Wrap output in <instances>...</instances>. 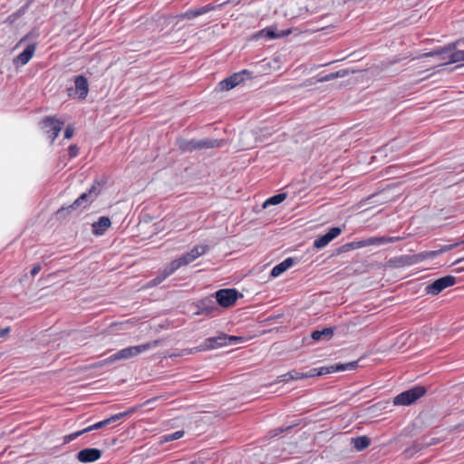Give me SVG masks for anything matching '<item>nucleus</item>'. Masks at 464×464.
Returning <instances> with one entry per match:
<instances>
[{
	"label": "nucleus",
	"mask_w": 464,
	"mask_h": 464,
	"mask_svg": "<svg viewBox=\"0 0 464 464\" xmlns=\"http://www.w3.org/2000/svg\"><path fill=\"white\" fill-rule=\"evenodd\" d=\"M100 193V188L96 185H92L91 188L82 193L74 201L72 204L67 206V207H62L59 208L56 212V215L58 218H63L66 214L71 213L72 210L78 209L79 208H86L98 196Z\"/></svg>",
	"instance_id": "1"
},
{
	"label": "nucleus",
	"mask_w": 464,
	"mask_h": 464,
	"mask_svg": "<svg viewBox=\"0 0 464 464\" xmlns=\"http://www.w3.org/2000/svg\"><path fill=\"white\" fill-rule=\"evenodd\" d=\"M157 345L158 341L152 343H146L140 345L129 346L110 355L108 358L104 360V362L107 363H112L119 360L130 359L144 352L149 351L151 348L156 347Z\"/></svg>",
	"instance_id": "2"
},
{
	"label": "nucleus",
	"mask_w": 464,
	"mask_h": 464,
	"mask_svg": "<svg viewBox=\"0 0 464 464\" xmlns=\"http://www.w3.org/2000/svg\"><path fill=\"white\" fill-rule=\"evenodd\" d=\"M208 250L209 246L208 245H196L188 252L183 254L179 258L172 260L169 265L176 272L181 266H187L199 256L205 255Z\"/></svg>",
	"instance_id": "3"
},
{
	"label": "nucleus",
	"mask_w": 464,
	"mask_h": 464,
	"mask_svg": "<svg viewBox=\"0 0 464 464\" xmlns=\"http://www.w3.org/2000/svg\"><path fill=\"white\" fill-rule=\"evenodd\" d=\"M178 144L183 152H192L194 150L219 147L221 140L215 139H203L199 140L180 139L178 140Z\"/></svg>",
	"instance_id": "4"
},
{
	"label": "nucleus",
	"mask_w": 464,
	"mask_h": 464,
	"mask_svg": "<svg viewBox=\"0 0 464 464\" xmlns=\"http://www.w3.org/2000/svg\"><path fill=\"white\" fill-rule=\"evenodd\" d=\"M426 388L421 385H416L407 391L399 393L393 398L395 406H409L415 402L418 399L425 395Z\"/></svg>",
	"instance_id": "5"
},
{
	"label": "nucleus",
	"mask_w": 464,
	"mask_h": 464,
	"mask_svg": "<svg viewBox=\"0 0 464 464\" xmlns=\"http://www.w3.org/2000/svg\"><path fill=\"white\" fill-rule=\"evenodd\" d=\"M456 284V278L453 276H445L438 278L425 286V293L430 295H437L444 289Z\"/></svg>",
	"instance_id": "6"
},
{
	"label": "nucleus",
	"mask_w": 464,
	"mask_h": 464,
	"mask_svg": "<svg viewBox=\"0 0 464 464\" xmlns=\"http://www.w3.org/2000/svg\"><path fill=\"white\" fill-rule=\"evenodd\" d=\"M462 243H464V239L462 241H460V242H456L454 244L444 245V246H440L437 250L420 252L418 254H415V255L411 256V262L412 263H419V262H421V261H423L425 259L434 258V257L440 256V254H443L445 252H448V251H450V250L454 249L455 247L459 246Z\"/></svg>",
	"instance_id": "7"
},
{
	"label": "nucleus",
	"mask_w": 464,
	"mask_h": 464,
	"mask_svg": "<svg viewBox=\"0 0 464 464\" xmlns=\"http://www.w3.org/2000/svg\"><path fill=\"white\" fill-rule=\"evenodd\" d=\"M237 290L234 288L220 289L215 293L216 303L222 307H230L239 297Z\"/></svg>",
	"instance_id": "8"
},
{
	"label": "nucleus",
	"mask_w": 464,
	"mask_h": 464,
	"mask_svg": "<svg viewBox=\"0 0 464 464\" xmlns=\"http://www.w3.org/2000/svg\"><path fill=\"white\" fill-rule=\"evenodd\" d=\"M39 124L51 141H53L61 131L63 122L54 117H46Z\"/></svg>",
	"instance_id": "9"
},
{
	"label": "nucleus",
	"mask_w": 464,
	"mask_h": 464,
	"mask_svg": "<svg viewBox=\"0 0 464 464\" xmlns=\"http://www.w3.org/2000/svg\"><path fill=\"white\" fill-rule=\"evenodd\" d=\"M89 92V82L87 78L82 75H77L74 77V90L68 89V95L70 97L76 96L80 100H84Z\"/></svg>",
	"instance_id": "10"
},
{
	"label": "nucleus",
	"mask_w": 464,
	"mask_h": 464,
	"mask_svg": "<svg viewBox=\"0 0 464 464\" xmlns=\"http://www.w3.org/2000/svg\"><path fill=\"white\" fill-rule=\"evenodd\" d=\"M244 74H249V72L247 70H242L241 72H235L221 81L219 82L221 90L229 91L240 84L245 80Z\"/></svg>",
	"instance_id": "11"
},
{
	"label": "nucleus",
	"mask_w": 464,
	"mask_h": 464,
	"mask_svg": "<svg viewBox=\"0 0 464 464\" xmlns=\"http://www.w3.org/2000/svg\"><path fill=\"white\" fill-rule=\"evenodd\" d=\"M342 233V229L338 227H331L324 235L318 237L314 241V246L323 248L326 246L332 240L336 238Z\"/></svg>",
	"instance_id": "12"
},
{
	"label": "nucleus",
	"mask_w": 464,
	"mask_h": 464,
	"mask_svg": "<svg viewBox=\"0 0 464 464\" xmlns=\"http://www.w3.org/2000/svg\"><path fill=\"white\" fill-rule=\"evenodd\" d=\"M102 457V450L96 448H86L77 453V459L82 463H91Z\"/></svg>",
	"instance_id": "13"
},
{
	"label": "nucleus",
	"mask_w": 464,
	"mask_h": 464,
	"mask_svg": "<svg viewBox=\"0 0 464 464\" xmlns=\"http://www.w3.org/2000/svg\"><path fill=\"white\" fill-rule=\"evenodd\" d=\"M225 338H226V334H220L217 336L208 337L204 340L202 344H200L198 350L199 351H207V350H213V349L226 346Z\"/></svg>",
	"instance_id": "14"
},
{
	"label": "nucleus",
	"mask_w": 464,
	"mask_h": 464,
	"mask_svg": "<svg viewBox=\"0 0 464 464\" xmlns=\"http://www.w3.org/2000/svg\"><path fill=\"white\" fill-rule=\"evenodd\" d=\"M198 314L207 316H215L219 313V308L213 297L203 299L198 305Z\"/></svg>",
	"instance_id": "15"
},
{
	"label": "nucleus",
	"mask_w": 464,
	"mask_h": 464,
	"mask_svg": "<svg viewBox=\"0 0 464 464\" xmlns=\"http://www.w3.org/2000/svg\"><path fill=\"white\" fill-rule=\"evenodd\" d=\"M290 33H291V31L289 29L277 31L275 26H268V27H266V28L260 30L256 34V36L257 38H264L266 40H271V39H276V38L287 36L290 34Z\"/></svg>",
	"instance_id": "16"
},
{
	"label": "nucleus",
	"mask_w": 464,
	"mask_h": 464,
	"mask_svg": "<svg viewBox=\"0 0 464 464\" xmlns=\"http://www.w3.org/2000/svg\"><path fill=\"white\" fill-rule=\"evenodd\" d=\"M36 50V44H29L24 50L14 59L15 66H24L33 58Z\"/></svg>",
	"instance_id": "17"
},
{
	"label": "nucleus",
	"mask_w": 464,
	"mask_h": 464,
	"mask_svg": "<svg viewBox=\"0 0 464 464\" xmlns=\"http://www.w3.org/2000/svg\"><path fill=\"white\" fill-rule=\"evenodd\" d=\"M447 53H450L449 55L448 63L464 62V50H455V44H450L440 51H438L436 53L444 54Z\"/></svg>",
	"instance_id": "18"
},
{
	"label": "nucleus",
	"mask_w": 464,
	"mask_h": 464,
	"mask_svg": "<svg viewBox=\"0 0 464 464\" xmlns=\"http://www.w3.org/2000/svg\"><path fill=\"white\" fill-rule=\"evenodd\" d=\"M175 271L169 264L162 270L159 271L158 275L147 283L148 287H154L161 284L166 278L174 274Z\"/></svg>",
	"instance_id": "19"
},
{
	"label": "nucleus",
	"mask_w": 464,
	"mask_h": 464,
	"mask_svg": "<svg viewBox=\"0 0 464 464\" xmlns=\"http://www.w3.org/2000/svg\"><path fill=\"white\" fill-rule=\"evenodd\" d=\"M398 240V237H372L362 240V247L370 246H381L388 243H393Z\"/></svg>",
	"instance_id": "20"
},
{
	"label": "nucleus",
	"mask_w": 464,
	"mask_h": 464,
	"mask_svg": "<svg viewBox=\"0 0 464 464\" xmlns=\"http://www.w3.org/2000/svg\"><path fill=\"white\" fill-rule=\"evenodd\" d=\"M295 264V259L292 257H287L276 266H275L271 272L270 276L271 277H277L280 275H282L284 272H285L287 269H289L293 265Z\"/></svg>",
	"instance_id": "21"
},
{
	"label": "nucleus",
	"mask_w": 464,
	"mask_h": 464,
	"mask_svg": "<svg viewBox=\"0 0 464 464\" xmlns=\"http://www.w3.org/2000/svg\"><path fill=\"white\" fill-rule=\"evenodd\" d=\"M111 220L108 217H100L99 219L92 224V232L96 236H102L111 227Z\"/></svg>",
	"instance_id": "22"
},
{
	"label": "nucleus",
	"mask_w": 464,
	"mask_h": 464,
	"mask_svg": "<svg viewBox=\"0 0 464 464\" xmlns=\"http://www.w3.org/2000/svg\"><path fill=\"white\" fill-rule=\"evenodd\" d=\"M302 380V374L296 370L289 371L286 373L281 374L277 377L276 382H287L289 381Z\"/></svg>",
	"instance_id": "23"
},
{
	"label": "nucleus",
	"mask_w": 464,
	"mask_h": 464,
	"mask_svg": "<svg viewBox=\"0 0 464 464\" xmlns=\"http://www.w3.org/2000/svg\"><path fill=\"white\" fill-rule=\"evenodd\" d=\"M116 421H117V420H116L115 415H111V417H109L103 420L98 421L92 425L88 426L87 428H85V431L90 432V431H92L95 430L102 429V428H104L111 423H114Z\"/></svg>",
	"instance_id": "24"
},
{
	"label": "nucleus",
	"mask_w": 464,
	"mask_h": 464,
	"mask_svg": "<svg viewBox=\"0 0 464 464\" xmlns=\"http://www.w3.org/2000/svg\"><path fill=\"white\" fill-rule=\"evenodd\" d=\"M352 441L353 447L359 451L366 449L371 443V440L367 436H358L356 438H353Z\"/></svg>",
	"instance_id": "25"
},
{
	"label": "nucleus",
	"mask_w": 464,
	"mask_h": 464,
	"mask_svg": "<svg viewBox=\"0 0 464 464\" xmlns=\"http://www.w3.org/2000/svg\"><path fill=\"white\" fill-rule=\"evenodd\" d=\"M333 334H334V328L325 327L322 330L313 331L311 334V337L313 340L318 341L324 336H325L326 338H330V337H332Z\"/></svg>",
	"instance_id": "26"
},
{
	"label": "nucleus",
	"mask_w": 464,
	"mask_h": 464,
	"mask_svg": "<svg viewBox=\"0 0 464 464\" xmlns=\"http://www.w3.org/2000/svg\"><path fill=\"white\" fill-rule=\"evenodd\" d=\"M285 198H286L285 193L276 194V195L268 198L265 201L264 208H266L267 206H276V205L282 203Z\"/></svg>",
	"instance_id": "27"
},
{
	"label": "nucleus",
	"mask_w": 464,
	"mask_h": 464,
	"mask_svg": "<svg viewBox=\"0 0 464 464\" xmlns=\"http://www.w3.org/2000/svg\"><path fill=\"white\" fill-rule=\"evenodd\" d=\"M362 248V240L353 241L341 246L338 249V253H344L354 249Z\"/></svg>",
	"instance_id": "28"
},
{
	"label": "nucleus",
	"mask_w": 464,
	"mask_h": 464,
	"mask_svg": "<svg viewBox=\"0 0 464 464\" xmlns=\"http://www.w3.org/2000/svg\"><path fill=\"white\" fill-rule=\"evenodd\" d=\"M220 6H221V5H214V4H208L206 5L194 8V10H195L196 16L198 17V16L203 15L205 14H208V13H209L211 11L217 10Z\"/></svg>",
	"instance_id": "29"
},
{
	"label": "nucleus",
	"mask_w": 464,
	"mask_h": 464,
	"mask_svg": "<svg viewBox=\"0 0 464 464\" xmlns=\"http://www.w3.org/2000/svg\"><path fill=\"white\" fill-rule=\"evenodd\" d=\"M358 362L359 361H353L344 363H335V370H337V372L353 371L358 367Z\"/></svg>",
	"instance_id": "30"
},
{
	"label": "nucleus",
	"mask_w": 464,
	"mask_h": 464,
	"mask_svg": "<svg viewBox=\"0 0 464 464\" xmlns=\"http://www.w3.org/2000/svg\"><path fill=\"white\" fill-rule=\"evenodd\" d=\"M183 436H184L183 430H177L172 433L165 434L162 437V439H163V441L169 442V441L177 440L182 438Z\"/></svg>",
	"instance_id": "31"
},
{
	"label": "nucleus",
	"mask_w": 464,
	"mask_h": 464,
	"mask_svg": "<svg viewBox=\"0 0 464 464\" xmlns=\"http://www.w3.org/2000/svg\"><path fill=\"white\" fill-rule=\"evenodd\" d=\"M347 74V72L346 71H338L336 72H331V73H328L324 76H323L319 81L320 82H328V81H331V80H334L335 78H338V77H343Z\"/></svg>",
	"instance_id": "32"
},
{
	"label": "nucleus",
	"mask_w": 464,
	"mask_h": 464,
	"mask_svg": "<svg viewBox=\"0 0 464 464\" xmlns=\"http://www.w3.org/2000/svg\"><path fill=\"white\" fill-rule=\"evenodd\" d=\"M177 18L179 20H186V19L187 20H192V19L197 18V16H196V14H195V10L193 8V9H188L184 13H181V14H178Z\"/></svg>",
	"instance_id": "33"
},
{
	"label": "nucleus",
	"mask_w": 464,
	"mask_h": 464,
	"mask_svg": "<svg viewBox=\"0 0 464 464\" xmlns=\"http://www.w3.org/2000/svg\"><path fill=\"white\" fill-rule=\"evenodd\" d=\"M317 369H318L319 376L326 375V374L337 372V370H335V364L330 365V366H322Z\"/></svg>",
	"instance_id": "34"
},
{
	"label": "nucleus",
	"mask_w": 464,
	"mask_h": 464,
	"mask_svg": "<svg viewBox=\"0 0 464 464\" xmlns=\"http://www.w3.org/2000/svg\"><path fill=\"white\" fill-rule=\"evenodd\" d=\"M137 411V407H132V408H130L129 410L125 411H122V412H119V413H116L114 414L115 417H116V420L117 421L125 418V417H128L130 415H131L132 413H134L135 411Z\"/></svg>",
	"instance_id": "35"
},
{
	"label": "nucleus",
	"mask_w": 464,
	"mask_h": 464,
	"mask_svg": "<svg viewBox=\"0 0 464 464\" xmlns=\"http://www.w3.org/2000/svg\"><path fill=\"white\" fill-rule=\"evenodd\" d=\"M242 340L239 336L228 335L226 334V345L237 344Z\"/></svg>",
	"instance_id": "36"
},
{
	"label": "nucleus",
	"mask_w": 464,
	"mask_h": 464,
	"mask_svg": "<svg viewBox=\"0 0 464 464\" xmlns=\"http://www.w3.org/2000/svg\"><path fill=\"white\" fill-rule=\"evenodd\" d=\"M301 374H302V380L319 376L317 368H312L306 372H301Z\"/></svg>",
	"instance_id": "37"
},
{
	"label": "nucleus",
	"mask_w": 464,
	"mask_h": 464,
	"mask_svg": "<svg viewBox=\"0 0 464 464\" xmlns=\"http://www.w3.org/2000/svg\"><path fill=\"white\" fill-rule=\"evenodd\" d=\"M84 433H87V431H85V429H83L82 430H78V431L72 432V433L67 435L65 437V440L67 441H72V440H75L76 438H78L79 436H81V435H82Z\"/></svg>",
	"instance_id": "38"
},
{
	"label": "nucleus",
	"mask_w": 464,
	"mask_h": 464,
	"mask_svg": "<svg viewBox=\"0 0 464 464\" xmlns=\"http://www.w3.org/2000/svg\"><path fill=\"white\" fill-rule=\"evenodd\" d=\"M79 148L77 145H70L68 148V153L70 158H74L78 155Z\"/></svg>",
	"instance_id": "39"
},
{
	"label": "nucleus",
	"mask_w": 464,
	"mask_h": 464,
	"mask_svg": "<svg viewBox=\"0 0 464 464\" xmlns=\"http://www.w3.org/2000/svg\"><path fill=\"white\" fill-rule=\"evenodd\" d=\"M74 129L72 126L68 125L64 130V138L71 139L73 135Z\"/></svg>",
	"instance_id": "40"
},
{
	"label": "nucleus",
	"mask_w": 464,
	"mask_h": 464,
	"mask_svg": "<svg viewBox=\"0 0 464 464\" xmlns=\"http://www.w3.org/2000/svg\"><path fill=\"white\" fill-rule=\"evenodd\" d=\"M41 269H42L41 265L37 264L33 266L30 273L33 276H35L41 271Z\"/></svg>",
	"instance_id": "41"
},
{
	"label": "nucleus",
	"mask_w": 464,
	"mask_h": 464,
	"mask_svg": "<svg viewBox=\"0 0 464 464\" xmlns=\"http://www.w3.org/2000/svg\"><path fill=\"white\" fill-rule=\"evenodd\" d=\"M9 331L10 329L8 327L0 330V337L6 335L9 333Z\"/></svg>",
	"instance_id": "42"
},
{
	"label": "nucleus",
	"mask_w": 464,
	"mask_h": 464,
	"mask_svg": "<svg viewBox=\"0 0 464 464\" xmlns=\"http://www.w3.org/2000/svg\"><path fill=\"white\" fill-rule=\"evenodd\" d=\"M464 261V257L457 259L453 265L459 264L460 262Z\"/></svg>",
	"instance_id": "43"
},
{
	"label": "nucleus",
	"mask_w": 464,
	"mask_h": 464,
	"mask_svg": "<svg viewBox=\"0 0 464 464\" xmlns=\"http://www.w3.org/2000/svg\"><path fill=\"white\" fill-rule=\"evenodd\" d=\"M26 38H27V35H26V36H24V37H23V38L20 40L19 44H21V43H23L24 41H25V40H26Z\"/></svg>",
	"instance_id": "44"
},
{
	"label": "nucleus",
	"mask_w": 464,
	"mask_h": 464,
	"mask_svg": "<svg viewBox=\"0 0 464 464\" xmlns=\"http://www.w3.org/2000/svg\"><path fill=\"white\" fill-rule=\"evenodd\" d=\"M433 442H428L426 443V445H431Z\"/></svg>",
	"instance_id": "45"
}]
</instances>
